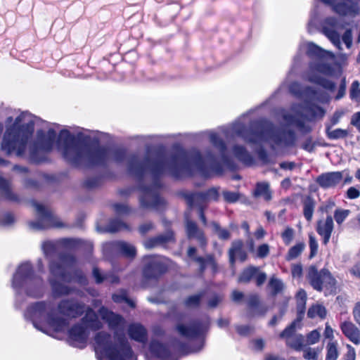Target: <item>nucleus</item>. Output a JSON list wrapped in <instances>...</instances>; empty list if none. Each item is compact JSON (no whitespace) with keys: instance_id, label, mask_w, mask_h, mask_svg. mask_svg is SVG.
I'll list each match as a JSON object with an SVG mask.
<instances>
[{"instance_id":"f257e3e1","label":"nucleus","mask_w":360,"mask_h":360,"mask_svg":"<svg viewBox=\"0 0 360 360\" xmlns=\"http://www.w3.org/2000/svg\"><path fill=\"white\" fill-rule=\"evenodd\" d=\"M56 146L63 158L75 166L125 164L129 173L137 179L150 174L153 184L150 187L141 186L140 188V204L145 208L158 210L164 204L158 194L162 186L158 179L162 176L168 174L180 179L199 174L209 178L223 172L222 166L210 150L203 158L197 149H177L169 155L160 153L151 155L148 150L146 156L141 160L136 155L127 157L123 148L101 146L96 138L84 134L75 137L68 130L60 132Z\"/></svg>"},{"instance_id":"f03ea898","label":"nucleus","mask_w":360,"mask_h":360,"mask_svg":"<svg viewBox=\"0 0 360 360\" xmlns=\"http://www.w3.org/2000/svg\"><path fill=\"white\" fill-rule=\"evenodd\" d=\"M230 134L242 138L250 144L262 145L268 143L272 147L292 145L295 139L294 131L276 129L271 122L266 120L253 121L248 127L240 122H236L231 128L208 131L210 141L219 151L221 163L231 169L235 168L233 158L246 166L253 165L255 159L242 145L234 144L229 151L227 150L223 138L228 139Z\"/></svg>"},{"instance_id":"7ed1b4c3","label":"nucleus","mask_w":360,"mask_h":360,"mask_svg":"<svg viewBox=\"0 0 360 360\" xmlns=\"http://www.w3.org/2000/svg\"><path fill=\"white\" fill-rule=\"evenodd\" d=\"M84 309L85 304L75 300H62L57 309L51 301L37 302L28 307L25 317L32 322L34 328L48 333V329L63 330L68 324L67 319L79 316Z\"/></svg>"},{"instance_id":"20e7f679","label":"nucleus","mask_w":360,"mask_h":360,"mask_svg":"<svg viewBox=\"0 0 360 360\" xmlns=\"http://www.w3.org/2000/svg\"><path fill=\"white\" fill-rule=\"evenodd\" d=\"M100 316L114 330L112 338L105 332L98 333L94 338L95 352L97 358L103 360L104 357L109 360H137L132 349L124 333L125 320L121 316L108 311L102 307L98 311Z\"/></svg>"},{"instance_id":"39448f33","label":"nucleus","mask_w":360,"mask_h":360,"mask_svg":"<svg viewBox=\"0 0 360 360\" xmlns=\"http://www.w3.org/2000/svg\"><path fill=\"white\" fill-rule=\"evenodd\" d=\"M290 91L297 97L304 100V104H294L290 111L281 109L278 115L281 116L288 125H293L303 133L309 132L311 129L305 125L304 118H322L326 112L325 110L313 102L318 101L322 103H328L330 96L323 91H317L311 87L302 88L298 82H292L290 87Z\"/></svg>"},{"instance_id":"423d86ee","label":"nucleus","mask_w":360,"mask_h":360,"mask_svg":"<svg viewBox=\"0 0 360 360\" xmlns=\"http://www.w3.org/2000/svg\"><path fill=\"white\" fill-rule=\"evenodd\" d=\"M49 269V283L56 297L68 295L74 292L73 288L61 282H75L82 286L88 284L86 276L76 269V259L70 254L58 255L57 261H51Z\"/></svg>"},{"instance_id":"0eeeda50","label":"nucleus","mask_w":360,"mask_h":360,"mask_svg":"<svg viewBox=\"0 0 360 360\" xmlns=\"http://www.w3.org/2000/svg\"><path fill=\"white\" fill-rule=\"evenodd\" d=\"M34 124V117L30 113L24 112L17 116L6 128L1 143V150L7 155L22 156L33 134Z\"/></svg>"},{"instance_id":"6e6552de","label":"nucleus","mask_w":360,"mask_h":360,"mask_svg":"<svg viewBox=\"0 0 360 360\" xmlns=\"http://www.w3.org/2000/svg\"><path fill=\"white\" fill-rule=\"evenodd\" d=\"M307 53L314 60L310 63L309 69L304 75L305 79L309 82L320 85L331 93L334 92L335 83L321 75H335L333 67L326 62L327 60H333L334 54L311 42L307 44Z\"/></svg>"},{"instance_id":"1a4fd4ad","label":"nucleus","mask_w":360,"mask_h":360,"mask_svg":"<svg viewBox=\"0 0 360 360\" xmlns=\"http://www.w3.org/2000/svg\"><path fill=\"white\" fill-rule=\"evenodd\" d=\"M13 287L18 290L25 288L26 294L32 297H39L44 292L42 279L34 275L29 262L22 263L13 278Z\"/></svg>"},{"instance_id":"9d476101","label":"nucleus","mask_w":360,"mask_h":360,"mask_svg":"<svg viewBox=\"0 0 360 360\" xmlns=\"http://www.w3.org/2000/svg\"><path fill=\"white\" fill-rule=\"evenodd\" d=\"M103 324L96 312L91 308H88L81 322L70 329V344L75 347L83 348L86 345L89 330H97L101 328Z\"/></svg>"},{"instance_id":"9b49d317","label":"nucleus","mask_w":360,"mask_h":360,"mask_svg":"<svg viewBox=\"0 0 360 360\" xmlns=\"http://www.w3.org/2000/svg\"><path fill=\"white\" fill-rule=\"evenodd\" d=\"M32 205L37 212V219L29 223V226L32 230L40 231L51 227H58L57 219L53 216L51 212L41 204L37 202H32Z\"/></svg>"},{"instance_id":"f8f14e48","label":"nucleus","mask_w":360,"mask_h":360,"mask_svg":"<svg viewBox=\"0 0 360 360\" xmlns=\"http://www.w3.org/2000/svg\"><path fill=\"white\" fill-rule=\"evenodd\" d=\"M207 324L201 323L198 321H194L188 324L180 323L176 325V330L180 335L187 339H197L199 342V346L196 348H192L191 352H197L201 350L204 345L202 335L207 330Z\"/></svg>"},{"instance_id":"ddd939ff","label":"nucleus","mask_w":360,"mask_h":360,"mask_svg":"<svg viewBox=\"0 0 360 360\" xmlns=\"http://www.w3.org/2000/svg\"><path fill=\"white\" fill-rule=\"evenodd\" d=\"M56 136L55 131L51 129L46 133L42 130L37 131L36 140L30 146L31 158L35 160L37 153L50 151L53 147Z\"/></svg>"},{"instance_id":"4468645a","label":"nucleus","mask_w":360,"mask_h":360,"mask_svg":"<svg viewBox=\"0 0 360 360\" xmlns=\"http://www.w3.org/2000/svg\"><path fill=\"white\" fill-rule=\"evenodd\" d=\"M143 273L147 278H156L167 269L166 259L158 255H147L143 258Z\"/></svg>"},{"instance_id":"2eb2a0df","label":"nucleus","mask_w":360,"mask_h":360,"mask_svg":"<svg viewBox=\"0 0 360 360\" xmlns=\"http://www.w3.org/2000/svg\"><path fill=\"white\" fill-rule=\"evenodd\" d=\"M307 276L312 287L319 291H321L324 287L331 288L335 284V279L327 269L318 271L314 266H310Z\"/></svg>"},{"instance_id":"dca6fc26","label":"nucleus","mask_w":360,"mask_h":360,"mask_svg":"<svg viewBox=\"0 0 360 360\" xmlns=\"http://www.w3.org/2000/svg\"><path fill=\"white\" fill-rule=\"evenodd\" d=\"M146 360H178L176 354H172L168 347L162 343L152 340L148 350L146 352Z\"/></svg>"},{"instance_id":"f3484780","label":"nucleus","mask_w":360,"mask_h":360,"mask_svg":"<svg viewBox=\"0 0 360 360\" xmlns=\"http://www.w3.org/2000/svg\"><path fill=\"white\" fill-rule=\"evenodd\" d=\"M322 29L323 34L336 47L340 49L341 43L338 30L343 29V25L338 22V19L334 17L326 18L323 22Z\"/></svg>"},{"instance_id":"a211bd4d","label":"nucleus","mask_w":360,"mask_h":360,"mask_svg":"<svg viewBox=\"0 0 360 360\" xmlns=\"http://www.w3.org/2000/svg\"><path fill=\"white\" fill-rule=\"evenodd\" d=\"M219 192L216 188H212L205 192L191 193L185 195V198L189 207L202 205L204 202L217 200Z\"/></svg>"},{"instance_id":"6ab92c4d","label":"nucleus","mask_w":360,"mask_h":360,"mask_svg":"<svg viewBox=\"0 0 360 360\" xmlns=\"http://www.w3.org/2000/svg\"><path fill=\"white\" fill-rule=\"evenodd\" d=\"M187 255L189 258L199 265V270L201 274L204 272L206 268H210L213 273L217 272V264L212 255H209L205 257H197L196 248L194 247L188 248Z\"/></svg>"},{"instance_id":"aec40b11","label":"nucleus","mask_w":360,"mask_h":360,"mask_svg":"<svg viewBox=\"0 0 360 360\" xmlns=\"http://www.w3.org/2000/svg\"><path fill=\"white\" fill-rule=\"evenodd\" d=\"M300 320L292 322L280 334L281 338H287V345L297 351L301 350L302 348L303 336L302 335L292 336V335L295 331L296 324Z\"/></svg>"},{"instance_id":"412c9836","label":"nucleus","mask_w":360,"mask_h":360,"mask_svg":"<svg viewBox=\"0 0 360 360\" xmlns=\"http://www.w3.org/2000/svg\"><path fill=\"white\" fill-rule=\"evenodd\" d=\"M79 240L77 239H63L60 241H46L43 243L42 248L46 257H53L57 252L60 246L68 248H75L78 245Z\"/></svg>"},{"instance_id":"4be33fe9","label":"nucleus","mask_w":360,"mask_h":360,"mask_svg":"<svg viewBox=\"0 0 360 360\" xmlns=\"http://www.w3.org/2000/svg\"><path fill=\"white\" fill-rule=\"evenodd\" d=\"M344 172H330L321 174L316 179L317 184L323 188H334L343 179Z\"/></svg>"},{"instance_id":"5701e85b","label":"nucleus","mask_w":360,"mask_h":360,"mask_svg":"<svg viewBox=\"0 0 360 360\" xmlns=\"http://www.w3.org/2000/svg\"><path fill=\"white\" fill-rule=\"evenodd\" d=\"M334 229L333 219L331 216H327L325 219L317 221L316 231L323 238V243L327 245Z\"/></svg>"},{"instance_id":"b1692460","label":"nucleus","mask_w":360,"mask_h":360,"mask_svg":"<svg viewBox=\"0 0 360 360\" xmlns=\"http://www.w3.org/2000/svg\"><path fill=\"white\" fill-rule=\"evenodd\" d=\"M343 335L356 345H360V330L350 321H345L340 324Z\"/></svg>"},{"instance_id":"393cba45","label":"nucleus","mask_w":360,"mask_h":360,"mask_svg":"<svg viewBox=\"0 0 360 360\" xmlns=\"http://www.w3.org/2000/svg\"><path fill=\"white\" fill-rule=\"evenodd\" d=\"M105 250H114L129 258L136 256V250L134 245L124 241H118L105 245Z\"/></svg>"},{"instance_id":"a878e982","label":"nucleus","mask_w":360,"mask_h":360,"mask_svg":"<svg viewBox=\"0 0 360 360\" xmlns=\"http://www.w3.org/2000/svg\"><path fill=\"white\" fill-rule=\"evenodd\" d=\"M186 231L189 238H195L202 247L206 245L207 240L204 233L198 227L194 221L186 219Z\"/></svg>"},{"instance_id":"bb28decb","label":"nucleus","mask_w":360,"mask_h":360,"mask_svg":"<svg viewBox=\"0 0 360 360\" xmlns=\"http://www.w3.org/2000/svg\"><path fill=\"white\" fill-rule=\"evenodd\" d=\"M172 240L173 233L171 231H167L163 234L145 240L143 245L146 249L150 250L164 245L166 243L171 242Z\"/></svg>"},{"instance_id":"cd10ccee","label":"nucleus","mask_w":360,"mask_h":360,"mask_svg":"<svg viewBox=\"0 0 360 360\" xmlns=\"http://www.w3.org/2000/svg\"><path fill=\"white\" fill-rule=\"evenodd\" d=\"M229 262L233 266L235 264L236 257L241 262H244L247 258V254L243 249V242L241 240L233 241L231 244V248L229 251Z\"/></svg>"},{"instance_id":"c85d7f7f","label":"nucleus","mask_w":360,"mask_h":360,"mask_svg":"<svg viewBox=\"0 0 360 360\" xmlns=\"http://www.w3.org/2000/svg\"><path fill=\"white\" fill-rule=\"evenodd\" d=\"M128 333L130 338L139 342H146L147 340V332L146 328L139 323L129 326Z\"/></svg>"},{"instance_id":"c756f323","label":"nucleus","mask_w":360,"mask_h":360,"mask_svg":"<svg viewBox=\"0 0 360 360\" xmlns=\"http://www.w3.org/2000/svg\"><path fill=\"white\" fill-rule=\"evenodd\" d=\"M0 191L2 195L11 201L18 200V195L13 192L11 182L0 176Z\"/></svg>"},{"instance_id":"7c9ffc66","label":"nucleus","mask_w":360,"mask_h":360,"mask_svg":"<svg viewBox=\"0 0 360 360\" xmlns=\"http://www.w3.org/2000/svg\"><path fill=\"white\" fill-rule=\"evenodd\" d=\"M92 275L96 283L100 284L104 281H108L110 283H117L119 282L118 276L110 274H103L97 267H94Z\"/></svg>"},{"instance_id":"2f4dec72","label":"nucleus","mask_w":360,"mask_h":360,"mask_svg":"<svg viewBox=\"0 0 360 360\" xmlns=\"http://www.w3.org/2000/svg\"><path fill=\"white\" fill-rule=\"evenodd\" d=\"M112 300L116 303L125 302L129 307H135V302L134 300L128 297L127 292L125 290H120L112 296Z\"/></svg>"},{"instance_id":"473e14b6","label":"nucleus","mask_w":360,"mask_h":360,"mask_svg":"<svg viewBox=\"0 0 360 360\" xmlns=\"http://www.w3.org/2000/svg\"><path fill=\"white\" fill-rule=\"evenodd\" d=\"M205 291H201L197 294L188 296L184 301V305L188 308H197L200 305V301L205 296Z\"/></svg>"},{"instance_id":"72a5a7b5","label":"nucleus","mask_w":360,"mask_h":360,"mask_svg":"<svg viewBox=\"0 0 360 360\" xmlns=\"http://www.w3.org/2000/svg\"><path fill=\"white\" fill-rule=\"evenodd\" d=\"M255 196H262L265 200H270L271 198L269 191V185L267 183H258L254 192Z\"/></svg>"},{"instance_id":"f704fd0d","label":"nucleus","mask_w":360,"mask_h":360,"mask_svg":"<svg viewBox=\"0 0 360 360\" xmlns=\"http://www.w3.org/2000/svg\"><path fill=\"white\" fill-rule=\"evenodd\" d=\"M257 273V267L256 266H249L247 269H244L241 273L238 281L240 283H248L251 281L252 278H255V276Z\"/></svg>"},{"instance_id":"c9c22d12","label":"nucleus","mask_w":360,"mask_h":360,"mask_svg":"<svg viewBox=\"0 0 360 360\" xmlns=\"http://www.w3.org/2000/svg\"><path fill=\"white\" fill-rule=\"evenodd\" d=\"M268 287L271 290V293L273 295H276L283 290L284 285L281 280L275 276H272L269 281Z\"/></svg>"},{"instance_id":"e433bc0d","label":"nucleus","mask_w":360,"mask_h":360,"mask_svg":"<svg viewBox=\"0 0 360 360\" xmlns=\"http://www.w3.org/2000/svg\"><path fill=\"white\" fill-rule=\"evenodd\" d=\"M305 245L304 243H298L290 248L285 257L286 259L290 261L297 258L304 250Z\"/></svg>"},{"instance_id":"4c0bfd02","label":"nucleus","mask_w":360,"mask_h":360,"mask_svg":"<svg viewBox=\"0 0 360 360\" xmlns=\"http://www.w3.org/2000/svg\"><path fill=\"white\" fill-rule=\"evenodd\" d=\"M307 315L309 318H315L319 316L323 319L326 315V310L325 307L321 305H314L309 309Z\"/></svg>"},{"instance_id":"58836bf2","label":"nucleus","mask_w":360,"mask_h":360,"mask_svg":"<svg viewBox=\"0 0 360 360\" xmlns=\"http://www.w3.org/2000/svg\"><path fill=\"white\" fill-rule=\"evenodd\" d=\"M337 342H330L327 345V354L326 360H337L338 357Z\"/></svg>"},{"instance_id":"ea45409f","label":"nucleus","mask_w":360,"mask_h":360,"mask_svg":"<svg viewBox=\"0 0 360 360\" xmlns=\"http://www.w3.org/2000/svg\"><path fill=\"white\" fill-rule=\"evenodd\" d=\"M123 229H128V226L117 219L111 220L107 227V231L111 233Z\"/></svg>"},{"instance_id":"a19ab883","label":"nucleus","mask_w":360,"mask_h":360,"mask_svg":"<svg viewBox=\"0 0 360 360\" xmlns=\"http://www.w3.org/2000/svg\"><path fill=\"white\" fill-rule=\"evenodd\" d=\"M326 134L330 139H338L346 137L347 136V131L342 129L332 130L330 127H328Z\"/></svg>"},{"instance_id":"79ce46f5","label":"nucleus","mask_w":360,"mask_h":360,"mask_svg":"<svg viewBox=\"0 0 360 360\" xmlns=\"http://www.w3.org/2000/svg\"><path fill=\"white\" fill-rule=\"evenodd\" d=\"M211 225L213 228V231L218 236L219 238L221 240H228L230 238L231 233L228 230L222 229L219 224L214 221L212 222Z\"/></svg>"},{"instance_id":"37998d69","label":"nucleus","mask_w":360,"mask_h":360,"mask_svg":"<svg viewBox=\"0 0 360 360\" xmlns=\"http://www.w3.org/2000/svg\"><path fill=\"white\" fill-rule=\"evenodd\" d=\"M350 213L349 210L337 209L334 212V219L336 223L340 226L347 218Z\"/></svg>"},{"instance_id":"c03bdc74","label":"nucleus","mask_w":360,"mask_h":360,"mask_svg":"<svg viewBox=\"0 0 360 360\" xmlns=\"http://www.w3.org/2000/svg\"><path fill=\"white\" fill-rule=\"evenodd\" d=\"M314 204L311 200H307L304 204V215L306 219L310 221L313 217Z\"/></svg>"},{"instance_id":"a18cd8bd","label":"nucleus","mask_w":360,"mask_h":360,"mask_svg":"<svg viewBox=\"0 0 360 360\" xmlns=\"http://www.w3.org/2000/svg\"><path fill=\"white\" fill-rule=\"evenodd\" d=\"M294 230L290 227H287L281 233L282 239L285 245H289L293 239Z\"/></svg>"},{"instance_id":"49530a36","label":"nucleus","mask_w":360,"mask_h":360,"mask_svg":"<svg viewBox=\"0 0 360 360\" xmlns=\"http://www.w3.org/2000/svg\"><path fill=\"white\" fill-rule=\"evenodd\" d=\"M318 243L313 235H309V248H310V255L309 257H314L318 251Z\"/></svg>"},{"instance_id":"de8ad7c7","label":"nucleus","mask_w":360,"mask_h":360,"mask_svg":"<svg viewBox=\"0 0 360 360\" xmlns=\"http://www.w3.org/2000/svg\"><path fill=\"white\" fill-rule=\"evenodd\" d=\"M320 333L317 330H312L307 335V340L309 345H314L319 341Z\"/></svg>"},{"instance_id":"09e8293b","label":"nucleus","mask_w":360,"mask_h":360,"mask_svg":"<svg viewBox=\"0 0 360 360\" xmlns=\"http://www.w3.org/2000/svg\"><path fill=\"white\" fill-rule=\"evenodd\" d=\"M223 197L228 202H235L238 200V193L231 191H224Z\"/></svg>"},{"instance_id":"8fccbe9b","label":"nucleus","mask_w":360,"mask_h":360,"mask_svg":"<svg viewBox=\"0 0 360 360\" xmlns=\"http://www.w3.org/2000/svg\"><path fill=\"white\" fill-rule=\"evenodd\" d=\"M269 254V246L267 244L259 245L257 250V255L259 258H264Z\"/></svg>"},{"instance_id":"3c124183","label":"nucleus","mask_w":360,"mask_h":360,"mask_svg":"<svg viewBox=\"0 0 360 360\" xmlns=\"http://www.w3.org/2000/svg\"><path fill=\"white\" fill-rule=\"evenodd\" d=\"M346 92V80L345 78H343L341 81V83L338 87V93L335 96V100H340L343 98L345 95Z\"/></svg>"},{"instance_id":"603ef678","label":"nucleus","mask_w":360,"mask_h":360,"mask_svg":"<svg viewBox=\"0 0 360 360\" xmlns=\"http://www.w3.org/2000/svg\"><path fill=\"white\" fill-rule=\"evenodd\" d=\"M316 352L314 349L307 347L303 350V357L305 359H315L316 358Z\"/></svg>"},{"instance_id":"864d4df0","label":"nucleus","mask_w":360,"mask_h":360,"mask_svg":"<svg viewBox=\"0 0 360 360\" xmlns=\"http://www.w3.org/2000/svg\"><path fill=\"white\" fill-rule=\"evenodd\" d=\"M257 285H262L266 279V274L264 272H261L259 269L257 267V273L255 276Z\"/></svg>"},{"instance_id":"5fc2aeb1","label":"nucleus","mask_w":360,"mask_h":360,"mask_svg":"<svg viewBox=\"0 0 360 360\" xmlns=\"http://www.w3.org/2000/svg\"><path fill=\"white\" fill-rule=\"evenodd\" d=\"M352 314L356 323L360 326V302L355 304L352 310Z\"/></svg>"},{"instance_id":"6e6d98bb","label":"nucleus","mask_w":360,"mask_h":360,"mask_svg":"<svg viewBox=\"0 0 360 360\" xmlns=\"http://www.w3.org/2000/svg\"><path fill=\"white\" fill-rule=\"evenodd\" d=\"M114 210L118 214H124L129 212V207L124 204H115L114 205Z\"/></svg>"},{"instance_id":"4d7b16f0","label":"nucleus","mask_w":360,"mask_h":360,"mask_svg":"<svg viewBox=\"0 0 360 360\" xmlns=\"http://www.w3.org/2000/svg\"><path fill=\"white\" fill-rule=\"evenodd\" d=\"M360 195L359 189L354 187H350L347 191V198L349 199H356Z\"/></svg>"},{"instance_id":"13d9d810","label":"nucleus","mask_w":360,"mask_h":360,"mask_svg":"<svg viewBox=\"0 0 360 360\" xmlns=\"http://www.w3.org/2000/svg\"><path fill=\"white\" fill-rule=\"evenodd\" d=\"M259 302V296L257 294H252L248 297V304L250 307L257 306Z\"/></svg>"},{"instance_id":"bf43d9fd","label":"nucleus","mask_w":360,"mask_h":360,"mask_svg":"<svg viewBox=\"0 0 360 360\" xmlns=\"http://www.w3.org/2000/svg\"><path fill=\"white\" fill-rule=\"evenodd\" d=\"M302 274V266L300 264H293L292 266V276L295 277H300Z\"/></svg>"},{"instance_id":"052dcab7","label":"nucleus","mask_w":360,"mask_h":360,"mask_svg":"<svg viewBox=\"0 0 360 360\" xmlns=\"http://www.w3.org/2000/svg\"><path fill=\"white\" fill-rule=\"evenodd\" d=\"M358 90H360L359 83L358 81H354L352 84L351 89H350L351 98L354 99V98H356Z\"/></svg>"},{"instance_id":"680f3d73","label":"nucleus","mask_w":360,"mask_h":360,"mask_svg":"<svg viewBox=\"0 0 360 360\" xmlns=\"http://www.w3.org/2000/svg\"><path fill=\"white\" fill-rule=\"evenodd\" d=\"M237 332L242 335H246L251 333L252 328L248 326H238L236 327Z\"/></svg>"},{"instance_id":"e2e57ef3","label":"nucleus","mask_w":360,"mask_h":360,"mask_svg":"<svg viewBox=\"0 0 360 360\" xmlns=\"http://www.w3.org/2000/svg\"><path fill=\"white\" fill-rule=\"evenodd\" d=\"M342 39L347 46L349 47L352 44V32L350 30H346Z\"/></svg>"},{"instance_id":"0e129e2a","label":"nucleus","mask_w":360,"mask_h":360,"mask_svg":"<svg viewBox=\"0 0 360 360\" xmlns=\"http://www.w3.org/2000/svg\"><path fill=\"white\" fill-rule=\"evenodd\" d=\"M333 333H334L333 329L327 323L326 324V328H325V330L323 333L324 337L327 339L333 340V339H334Z\"/></svg>"},{"instance_id":"69168bd1","label":"nucleus","mask_w":360,"mask_h":360,"mask_svg":"<svg viewBox=\"0 0 360 360\" xmlns=\"http://www.w3.org/2000/svg\"><path fill=\"white\" fill-rule=\"evenodd\" d=\"M306 307V301L297 300V309L299 316H301L304 314Z\"/></svg>"},{"instance_id":"338daca9","label":"nucleus","mask_w":360,"mask_h":360,"mask_svg":"<svg viewBox=\"0 0 360 360\" xmlns=\"http://www.w3.org/2000/svg\"><path fill=\"white\" fill-rule=\"evenodd\" d=\"M257 155L259 160H262L264 163H267L269 162V156L264 149L260 148L257 151Z\"/></svg>"},{"instance_id":"774afa93","label":"nucleus","mask_w":360,"mask_h":360,"mask_svg":"<svg viewBox=\"0 0 360 360\" xmlns=\"http://www.w3.org/2000/svg\"><path fill=\"white\" fill-rule=\"evenodd\" d=\"M153 229V224L151 222H147L142 224L139 227V231L142 234L146 233L148 231Z\"/></svg>"}]
</instances>
